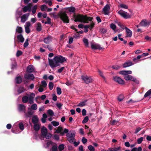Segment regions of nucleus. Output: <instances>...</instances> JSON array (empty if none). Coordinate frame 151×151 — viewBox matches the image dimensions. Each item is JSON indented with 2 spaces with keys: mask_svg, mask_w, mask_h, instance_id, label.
Instances as JSON below:
<instances>
[{
  "mask_svg": "<svg viewBox=\"0 0 151 151\" xmlns=\"http://www.w3.org/2000/svg\"><path fill=\"white\" fill-rule=\"evenodd\" d=\"M56 89L58 94L59 95L61 94L62 93L61 89L59 87H57Z\"/></svg>",
  "mask_w": 151,
  "mask_h": 151,
  "instance_id": "37998d69",
  "label": "nucleus"
},
{
  "mask_svg": "<svg viewBox=\"0 0 151 151\" xmlns=\"http://www.w3.org/2000/svg\"><path fill=\"white\" fill-rule=\"evenodd\" d=\"M15 80L16 83L18 84H20L22 82V79L20 76L17 77Z\"/></svg>",
  "mask_w": 151,
  "mask_h": 151,
  "instance_id": "5701e85b",
  "label": "nucleus"
},
{
  "mask_svg": "<svg viewBox=\"0 0 151 151\" xmlns=\"http://www.w3.org/2000/svg\"><path fill=\"white\" fill-rule=\"evenodd\" d=\"M29 14V13H28L23 15L21 17V22L23 23H24L27 19Z\"/></svg>",
  "mask_w": 151,
  "mask_h": 151,
  "instance_id": "f8f14e48",
  "label": "nucleus"
},
{
  "mask_svg": "<svg viewBox=\"0 0 151 151\" xmlns=\"http://www.w3.org/2000/svg\"><path fill=\"white\" fill-rule=\"evenodd\" d=\"M120 6L121 8H124L126 9H128V6H127L123 4H120Z\"/></svg>",
  "mask_w": 151,
  "mask_h": 151,
  "instance_id": "e2e57ef3",
  "label": "nucleus"
},
{
  "mask_svg": "<svg viewBox=\"0 0 151 151\" xmlns=\"http://www.w3.org/2000/svg\"><path fill=\"white\" fill-rule=\"evenodd\" d=\"M48 61L49 65L52 68H53L60 65V64H59L55 57L53 59H48Z\"/></svg>",
  "mask_w": 151,
  "mask_h": 151,
  "instance_id": "39448f33",
  "label": "nucleus"
},
{
  "mask_svg": "<svg viewBox=\"0 0 151 151\" xmlns=\"http://www.w3.org/2000/svg\"><path fill=\"white\" fill-rule=\"evenodd\" d=\"M41 135L44 136V137L47 139H50L52 136L51 134L47 133V129L45 127L41 128Z\"/></svg>",
  "mask_w": 151,
  "mask_h": 151,
  "instance_id": "20e7f679",
  "label": "nucleus"
},
{
  "mask_svg": "<svg viewBox=\"0 0 151 151\" xmlns=\"http://www.w3.org/2000/svg\"><path fill=\"white\" fill-rule=\"evenodd\" d=\"M51 151H58L57 147L56 145H53L51 149Z\"/></svg>",
  "mask_w": 151,
  "mask_h": 151,
  "instance_id": "ea45409f",
  "label": "nucleus"
},
{
  "mask_svg": "<svg viewBox=\"0 0 151 151\" xmlns=\"http://www.w3.org/2000/svg\"><path fill=\"white\" fill-rule=\"evenodd\" d=\"M88 120V116H86L84 118V119L83 120L82 123L83 124L87 122Z\"/></svg>",
  "mask_w": 151,
  "mask_h": 151,
  "instance_id": "49530a36",
  "label": "nucleus"
},
{
  "mask_svg": "<svg viewBox=\"0 0 151 151\" xmlns=\"http://www.w3.org/2000/svg\"><path fill=\"white\" fill-rule=\"evenodd\" d=\"M26 91V89L23 86H21L19 87L17 89V91L18 94H19L25 92Z\"/></svg>",
  "mask_w": 151,
  "mask_h": 151,
  "instance_id": "6ab92c4d",
  "label": "nucleus"
},
{
  "mask_svg": "<svg viewBox=\"0 0 151 151\" xmlns=\"http://www.w3.org/2000/svg\"><path fill=\"white\" fill-rule=\"evenodd\" d=\"M17 38L21 42H23L24 41V39L21 34L18 35L17 36Z\"/></svg>",
  "mask_w": 151,
  "mask_h": 151,
  "instance_id": "4be33fe9",
  "label": "nucleus"
},
{
  "mask_svg": "<svg viewBox=\"0 0 151 151\" xmlns=\"http://www.w3.org/2000/svg\"><path fill=\"white\" fill-rule=\"evenodd\" d=\"M34 114V111H32V110L30 111L25 114V116L27 118L30 117Z\"/></svg>",
  "mask_w": 151,
  "mask_h": 151,
  "instance_id": "b1692460",
  "label": "nucleus"
},
{
  "mask_svg": "<svg viewBox=\"0 0 151 151\" xmlns=\"http://www.w3.org/2000/svg\"><path fill=\"white\" fill-rule=\"evenodd\" d=\"M75 134L73 132H69L66 134V136L68 138H75Z\"/></svg>",
  "mask_w": 151,
  "mask_h": 151,
  "instance_id": "cd10ccee",
  "label": "nucleus"
},
{
  "mask_svg": "<svg viewBox=\"0 0 151 151\" xmlns=\"http://www.w3.org/2000/svg\"><path fill=\"white\" fill-rule=\"evenodd\" d=\"M110 9V7L108 4H106L104 7L103 9V11L105 15H108L109 13L108 12Z\"/></svg>",
  "mask_w": 151,
  "mask_h": 151,
  "instance_id": "9d476101",
  "label": "nucleus"
},
{
  "mask_svg": "<svg viewBox=\"0 0 151 151\" xmlns=\"http://www.w3.org/2000/svg\"><path fill=\"white\" fill-rule=\"evenodd\" d=\"M88 148L90 151H95V149L94 147L91 145H89Z\"/></svg>",
  "mask_w": 151,
  "mask_h": 151,
  "instance_id": "3c124183",
  "label": "nucleus"
},
{
  "mask_svg": "<svg viewBox=\"0 0 151 151\" xmlns=\"http://www.w3.org/2000/svg\"><path fill=\"white\" fill-rule=\"evenodd\" d=\"M58 16L59 17L60 19L64 23L69 22V19L67 14L65 12L60 11L58 14Z\"/></svg>",
  "mask_w": 151,
  "mask_h": 151,
  "instance_id": "7ed1b4c3",
  "label": "nucleus"
},
{
  "mask_svg": "<svg viewBox=\"0 0 151 151\" xmlns=\"http://www.w3.org/2000/svg\"><path fill=\"white\" fill-rule=\"evenodd\" d=\"M101 32L103 34H104L106 33L107 32V29L105 28H102L100 29Z\"/></svg>",
  "mask_w": 151,
  "mask_h": 151,
  "instance_id": "338daca9",
  "label": "nucleus"
},
{
  "mask_svg": "<svg viewBox=\"0 0 151 151\" xmlns=\"http://www.w3.org/2000/svg\"><path fill=\"white\" fill-rule=\"evenodd\" d=\"M51 124L55 127H56L59 125V123L56 121H53L51 122Z\"/></svg>",
  "mask_w": 151,
  "mask_h": 151,
  "instance_id": "a18cd8bd",
  "label": "nucleus"
},
{
  "mask_svg": "<svg viewBox=\"0 0 151 151\" xmlns=\"http://www.w3.org/2000/svg\"><path fill=\"white\" fill-rule=\"evenodd\" d=\"M37 9V5H35L32 10V12L33 14H34L36 13Z\"/></svg>",
  "mask_w": 151,
  "mask_h": 151,
  "instance_id": "09e8293b",
  "label": "nucleus"
},
{
  "mask_svg": "<svg viewBox=\"0 0 151 151\" xmlns=\"http://www.w3.org/2000/svg\"><path fill=\"white\" fill-rule=\"evenodd\" d=\"M113 79L114 81L117 82L119 84L123 85L125 83V82L124 81L119 77H114L113 78Z\"/></svg>",
  "mask_w": 151,
  "mask_h": 151,
  "instance_id": "1a4fd4ad",
  "label": "nucleus"
},
{
  "mask_svg": "<svg viewBox=\"0 0 151 151\" xmlns=\"http://www.w3.org/2000/svg\"><path fill=\"white\" fill-rule=\"evenodd\" d=\"M54 86V84L53 83L51 82H49V85H48V86L49 89L50 90H52Z\"/></svg>",
  "mask_w": 151,
  "mask_h": 151,
  "instance_id": "58836bf2",
  "label": "nucleus"
},
{
  "mask_svg": "<svg viewBox=\"0 0 151 151\" xmlns=\"http://www.w3.org/2000/svg\"><path fill=\"white\" fill-rule=\"evenodd\" d=\"M94 23L92 21L90 25H84V28L85 29H88L89 28V29H91L94 27Z\"/></svg>",
  "mask_w": 151,
  "mask_h": 151,
  "instance_id": "aec40b11",
  "label": "nucleus"
},
{
  "mask_svg": "<svg viewBox=\"0 0 151 151\" xmlns=\"http://www.w3.org/2000/svg\"><path fill=\"white\" fill-rule=\"evenodd\" d=\"M19 128L21 130H23L24 128V125L22 122L20 123L19 124Z\"/></svg>",
  "mask_w": 151,
  "mask_h": 151,
  "instance_id": "de8ad7c7",
  "label": "nucleus"
},
{
  "mask_svg": "<svg viewBox=\"0 0 151 151\" xmlns=\"http://www.w3.org/2000/svg\"><path fill=\"white\" fill-rule=\"evenodd\" d=\"M54 57L59 64H60V63H64L66 61V59L65 58L61 55H59Z\"/></svg>",
  "mask_w": 151,
  "mask_h": 151,
  "instance_id": "0eeeda50",
  "label": "nucleus"
},
{
  "mask_svg": "<svg viewBox=\"0 0 151 151\" xmlns=\"http://www.w3.org/2000/svg\"><path fill=\"white\" fill-rule=\"evenodd\" d=\"M91 48L93 50H101L103 49V48L101 47L100 45L98 44H94L92 43L91 45Z\"/></svg>",
  "mask_w": 151,
  "mask_h": 151,
  "instance_id": "ddd939ff",
  "label": "nucleus"
},
{
  "mask_svg": "<svg viewBox=\"0 0 151 151\" xmlns=\"http://www.w3.org/2000/svg\"><path fill=\"white\" fill-rule=\"evenodd\" d=\"M65 10H67L70 12H74L76 10V8L73 6L65 7L63 9Z\"/></svg>",
  "mask_w": 151,
  "mask_h": 151,
  "instance_id": "f3484780",
  "label": "nucleus"
},
{
  "mask_svg": "<svg viewBox=\"0 0 151 151\" xmlns=\"http://www.w3.org/2000/svg\"><path fill=\"white\" fill-rule=\"evenodd\" d=\"M38 118L36 115H35L33 117L32 121L33 124H37L38 122Z\"/></svg>",
  "mask_w": 151,
  "mask_h": 151,
  "instance_id": "393cba45",
  "label": "nucleus"
},
{
  "mask_svg": "<svg viewBox=\"0 0 151 151\" xmlns=\"http://www.w3.org/2000/svg\"><path fill=\"white\" fill-rule=\"evenodd\" d=\"M151 94V89L149 90L145 94L144 97H146L149 96Z\"/></svg>",
  "mask_w": 151,
  "mask_h": 151,
  "instance_id": "79ce46f5",
  "label": "nucleus"
},
{
  "mask_svg": "<svg viewBox=\"0 0 151 151\" xmlns=\"http://www.w3.org/2000/svg\"><path fill=\"white\" fill-rule=\"evenodd\" d=\"M47 9V6L45 5V4H43L41 6V10L42 11H45V9Z\"/></svg>",
  "mask_w": 151,
  "mask_h": 151,
  "instance_id": "052dcab7",
  "label": "nucleus"
},
{
  "mask_svg": "<svg viewBox=\"0 0 151 151\" xmlns=\"http://www.w3.org/2000/svg\"><path fill=\"white\" fill-rule=\"evenodd\" d=\"M45 3L46 4H48L49 6H51L52 4V2L51 0L45 1Z\"/></svg>",
  "mask_w": 151,
  "mask_h": 151,
  "instance_id": "0e129e2a",
  "label": "nucleus"
},
{
  "mask_svg": "<svg viewBox=\"0 0 151 151\" xmlns=\"http://www.w3.org/2000/svg\"><path fill=\"white\" fill-rule=\"evenodd\" d=\"M42 29V28L41 24L40 22L37 23L36 27L37 30L38 32H40L41 31Z\"/></svg>",
  "mask_w": 151,
  "mask_h": 151,
  "instance_id": "c756f323",
  "label": "nucleus"
},
{
  "mask_svg": "<svg viewBox=\"0 0 151 151\" xmlns=\"http://www.w3.org/2000/svg\"><path fill=\"white\" fill-rule=\"evenodd\" d=\"M117 25L122 29H124V26L120 22H117Z\"/></svg>",
  "mask_w": 151,
  "mask_h": 151,
  "instance_id": "864d4df0",
  "label": "nucleus"
},
{
  "mask_svg": "<svg viewBox=\"0 0 151 151\" xmlns=\"http://www.w3.org/2000/svg\"><path fill=\"white\" fill-rule=\"evenodd\" d=\"M41 83L42 86L43 87H45L47 86V83L45 81H42L41 82Z\"/></svg>",
  "mask_w": 151,
  "mask_h": 151,
  "instance_id": "4d7b16f0",
  "label": "nucleus"
},
{
  "mask_svg": "<svg viewBox=\"0 0 151 151\" xmlns=\"http://www.w3.org/2000/svg\"><path fill=\"white\" fill-rule=\"evenodd\" d=\"M18 108L19 111H22L25 109L26 106L23 104H19V105Z\"/></svg>",
  "mask_w": 151,
  "mask_h": 151,
  "instance_id": "c85d7f7f",
  "label": "nucleus"
},
{
  "mask_svg": "<svg viewBox=\"0 0 151 151\" xmlns=\"http://www.w3.org/2000/svg\"><path fill=\"white\" fill-rule=\"evenodd\" d=\"M125 29H126V32L127 35V37H131L132 35V31L126 27H125Z\"/></svg>",
  "mask_w": 151,
  "mask_h": 151,
  "instance_id": "412c9836",
  "label": "nucleus"
},
{
  "mask_svg": "<svg viewBox=\"0 0 151 151\" xmlns=\"http://www.w3.org/2000/svg\"><path fill=\"white\" fill-rule=\"evenodd\" d=\"M87 100H86L84 101L80 102L79 104L77 105V106L83 107L85 106L86 104V103Z\"/></svg>",
  "mask_w": 151,
  "mask_h": 151,
  "instance_id": "473e14b6",
  "label": "nucleus"
},
{
  "mask_svg": "<svg viewBox=\"0 0 151 151\" xmlns=\"http://www.w3.org/2000/svg\"><path fill=\"white\" fill-rule=\"evenodd\" d=\"M110 27L114 30H115L116 28V25L114 24H111L110 25Z\"/></svg>",
  "mask_w": 151,
  "mask_h": 151,
  "instance_id": "13d9d810",
  "label": "nucleus"
},
{
  "mask_svg": "<svg viewBox=\"0 0 151 151\" xmlns=\"http://www.w3.org/2000/svg\"><path fill=\"white\" fill-rule=\"evenodd\" d=\"M25 31L26 33L29 34L30 32V30L29 28L25 27Z\"/></svg>",
  "mask_w": 151,
  "mask_h": 151,
  "instance_id": "774afa93",
  "label": "nucleus"
},
{
  "mask_svg": "<svg viewBox=\"0 0 151 151\" xmlns=\"http://www.w3.org/2000/svg\"><path fill=\"white\" fill-rule=\"evenodd\" d=\"M47 48H48V50L50 51H52L53 49H52V47H51V45H48L47 46Z\"/></svg>",
  "mask_w": 151,
  "mask_h": 151,
  "instance_id": "69168bd1",
  "label": "nucleus"
},
{
  "mask_svg": "<svg viewBox=\"0 0 151 151\" xmlns=\"http://www.w3.org/2000/svg\"><path fill=\"white\" fill-rule=\"evenodd\" d=\"M73 18L75 19V22H81L84 23H88V21H91L93 19L92 17H88L86 15L84 16L80 14H74Z\"/></svg>",
  "mask_w": 151,
  "mask_h": 151,
  "instance_id": "f257e3e1",
  "label": "nucleus"
},
{
  "mask_svg": "<svg viewBox=\"0 0 151 151\" xmlns=\"http://www.w3.org/2000/svg\"><path fill=\"white\" fill-rule=\"evenodd\" d=\"M64 148V145L62 144L60 145L58 147V149L60 151H61Z\"/></svg>",
  "mask_w": 151,
  "mask_h": 151,
  "instance_id": "a19ab883",
  "label": "nucleus"
},
{
  "mask_svg": "<svg viewBox=\"0 0 151 151\" xmlns=\"http://www.w3.org/2000/svg\"><path fill=\"white\" fill-rule=\"evenodd\" d=\"M22 54V52L19 50H18L16 53V55L17 57L19 56Z\"/></svg>",
  "mask_w": 151,
  "mask_h": 151,
  "instance_id": "8fccbe9b",
  "label": "nucleus"
},
{
  "mask_svg": "<svg viewBox=\"0 0 151 151\" xmlns=\"http://www.w3.org/2000/svg\"><path fill=\"white\" fill-rule=\"evenodd\" d=\"M124 98V96L122 95H119L118 97V100L119 101H121L123 100Z\"/></svg>",
  "mask_w": 151,
  "mask_h": 151,
  "instance_id": "c03bdc74",
  "label": "nucleus"
},
{
  "mask_svg": "<svg viewBox=\"0 0 151 151\" xmlns=\"http://www.w3.org/2000/svg\"><path fill=\"white\" fill-rule=\"evenodd\" d=\"M31 108L32 109L36 110L37 109V105L36 104H32L31 106Z\"/></svg>",
  "mask_w": 151,
  "mask_h": 151,
  "instance_id": "603ef678",
  "label": "nucleus"
},
{
  "mask_svg": "<svg viewBox=\"0 0 151 151\" xmlns=\"http://www.w3.org/2000/svg\"><path fill=\"white\" fill-rule=\"evenodd\" d=\"M34 128L36 132L37 131L40 129V125L38 124H35L34 126Z\"/></svg>",
  "mask_w": 151,
  "mask_h": 151,
  "instance_id": "72a5a7b5",
  "label": "nucleus"
},
{
  "mask_svg": "<svg viewBox=\"0 0 151 151\" xmlns=\"http://www.w3.org/2000/svg\"><path fill=\"white\" fill-rule=\"evenodd\" d=\"M118 13L120 15L121 17L125 19L130 18L131 16L127 12L123 11L121 9L118 12Z\"/></svg>",
  "mask_w": 151,
  "mask_h": 151,
  "instance_id": "423d86ee",
  "label": "nucleus"
},
{
  "mask_svg": "<svg viewBox=\"0 0 151 151\" xmlns=\"http://www.w3.org/2000/svg\"><path fill=\"white\" fill-rule=\"evenodd\" d=\"M134 64L131 61L128 60L127 62L124 63L123 64V67L124 68H126Z\"/></svg>",
  "mask_w": 151,
  "mask_h": 151,
  "instance_id": "2eb2a0df",
  "label": "nucleus"
},
{
  "mask_svg": "<svg viewBox=\"0 0 151 151\" xmlns=\"http://www.w3.org/2000/svg\"><path fill=\"white\" fill-rule=\"evenodd\" d=\"M22 10L23 12L25 13L27 11L30 12L31 10L29 8L28 6H25L22 9Z\"/></svg>",
  "mask_w": 151,
  "mask_h": 151,
  "instance_id": "bb28decb",
  "label": "nucleus"
},
{
  "mask_svg": "<svg viewBox=\"0 0 151 151\" xmlns=\"http://www.w3.org/2000/svg\"><path fill=\"white\" fill-rule=\"evenodd\" d=\"M24 77L27 80L31 79L33 80L35 78L34 76L32 74H25L24 75Z\"/></svg>",
  "mask_w": 151,
  "mask_h": 151,
  "instance_id": "9b49d317",
  "label": "nucleus"
},
{
  "mask_svg": "<svg viewBox=\"0 0 151 151\" xmlns=\"http://www.w3.org/2000/svg\"><path fill=\"white\" fill-rule=\"evenodd\" d=\"M16 32L19 34L22 33L23 32L22 28L21 27L18 26L16 29Z\"/></svg>",
  "mask_w": 151,
  "mask_h": 151,
  "instance_id": "2f4dec72",
  "label": "nucleus"
},
{
  "mask_svg": "<svg viewBox=\"0 0 151 151\" xmlns=\"http://www.w3.org/2000/svg\"><path fill=\"white\" fill-rule=\"evenodd\" d=\"M52 37L49 35L47 37L44 39V42L46 44H48L52 41Z\"/></svg>",
  "mask_w": 151,
  "mask_h": 151,
  "instance_id": "dca6fc26",
  "label": "nucleus"
},
{
  "mask_svg": "<svg viewBox=\"0 0 151 151\" xmlns=\"http://www.w3.org/2000/svg\"><path fill=\"white\" fill-rule=\"evenodd\" d=\"M81 78L84 81V82L86 84L91 83L92 81V79L91 78L86 75L82 76Z\"/></svg>",
  "mask_w": 151,
  "mask_h": 151,
  "instance_id": "6e6552de",
  "label": "nucleus"
},
{
  "mask_svg": "<svg viewBox=\"0 0 151 151\" xmlns=\"http://www.w3.org/2000/svg\"><path fill=\"white\" fill-rule=\"evenodd\" d=\"M35 96V94L33 93H32L29 97L26 96H23L22 98V101L24 103H26L29 100V104H32L34 103L33 100Z\"/></svg>",
  "mask_w": 151,
  "mask_h": 151,
  "instance_id": "f03ea898",
  "label": "nucleus"
},
{
  "mask_svg": "<svg viewBox=\"0 0 151 151\" xmlns=\"http://www.w3.org/2000/svg\"><path fill=\"white\" fill-rule=\"evenodd\" d=\"M75 138H68L67 140H68L70 143H72L74 140H75Z\"/></svg>",
  "mask_w": 151,
  "mask_h": 151,
  "instance_id": "5fc2aeb1",
  "label": "nucleus"
},
{
  "mask_svg": "<svg viewBox=\"0 0 151 151\" xmlns=\"http://www.w3.org/2000/svg\"><path fill=\"white\" fill-rule=\"evenodd\" d=\"M83 41L85 44V46L86 47H88L89 45L88 40L86 38H84L83 39Z\"/></svg>",
  "mask_w": 151,
  "mask_h": 151,
  "instance_id": "f704fd0d",
  "label": "nucleus"
},
{
  "mask_svg": "<svg viewBox=\"0 0 151 151\" xmlns=\"http://www.w3.org/2000/svg\"><path fill=\"white\" fill-rule=\"evenodd\" d=\"M29 40L28 39L26 40L24 44V47H27L29 45Z\"/></svg>",
  "mask_w": 151,
  "mask_h": 151,
  "instance_id": "6e6d98bb",
  "label": "nucleus"
},
{
  "mask_svg": "<svg viewBox=\"0 0 151 151\" xmlns=\"http://www.w3.org/2000/svg\"><path fill=\"white\" fill-rule=\"evenodd\" d=\"M47 113L51 117H52L54 116V112L51 109H50L47 110Z\"/></svg>",
  "mask_w": 151,
  "mask_h": 151,
  "instance_id": "c9c22d12",
  "label": "nucleus"
},
{
  "mask_svg": "<svg viewBox=\"0 0 151 151\" xmlns=\"http://www.w3.org/2000/svg\"><path fill=\"white\" fill-rule=\"evenodd\" d=\"M34 70V67L33 65H29L27 67V72L29 73L32 72Z\"/></svg>",
  "mask_w": 151,
  "mask_h": 151,
  "instance_id": "a211bd4d",
  "label": "nucleus"
},
{
  "mask_svg": "<svg viewBox=\"0 0 151 151\" xmlns=\"http://www.w3.org/2000/svg\"><path fill=\"white\" fill-rule=\"evenodd\" d=\"M63 128L60 126H59L58 127V129L56 130V132L57 133H60V134L61 132H62L61 131L63 130Z\"/></svg>",
  "mask_w": 151,
  "mask_h": 151,
  "instance_id": "e433bc0d",
  "label": "nucleus"
},
{
  "mask_svg": "<svg viewBox=\"0 0 151 151\" xmlns=\"http://www.w3.org/2000/svg\"><path fill=\"white\" fill-rule=\"evenodd\" d=\"M121 149V147H115L114 148H109L108 151H117Z\"/></svg>",
  "mask_w": 151,
  "mask_h": 151,
  "instance_id": "7c9ffc66",
  "label": "nucleus"
},
{
  "mask_svg": "<svg viewBox=\"0 0 151 151\" xmlns=\"http://www.w3.org/2000/svg\"><path fill=\"white\" fill-rule=\"evenodd\" d=\"M69 130L68 129L65 128L63 132H60V134L62 136H63L65 133L68 134V133Z\"/></svg>",
  "mask_w": 151,
  "mask_h": 151,
  "instance_id": "4c0bfd02",
  "label": "nucleus"
},
{
  "mask_svg": "<svg viewBox=\"0 0 151 151\" xmlns=\"http://www.w3.org/2000/svg\"><path fill=\"white\" fill-rule=\"evenodd\" d=\"M143 138L142 137L138 138L137 140L138 143L139 144L141 143L143 141Z\"/></svg>",
  "mask_w": 151,
  "mask_h": 151,
  "instance_id": "680f3d73",
  "label": "nucleus"
},
{
  "mask_svg": "<svg viewBox=\"0 0 151 151\" xmlns=\"http://www.w3.org/2000/svg\"><path fill=\"white\" fill-rule=\"evenodd\" d=\"M149 24V22L146 20H142L139 23L141 26L143 27L148 26Z\"/></svg>",
  "mask_w": 151,
  "mask_h": 151,
  "instance_id": "4468645a",
  "label": "nucleus"
},
{
  "mask_svg": "<svg viewBox=\"0 0 151 151\" xmlns=\"http://www.w3.org/2000/svg\"><path fill=\"white\" fill-rule=\"evenodd\" d=\"M133 77L131 75H126L124 76V79L127 81H132Z\"/></svg>",
  "mask_w": 151,
  "mask_h": 151,
  "instance_id": "a878e982",
  "label": "nucleus"
},
{
  "mask_svg": "<svg viewBox=\"0 0 151 151\" xmlns=\"http://www.w3.org/2000/svg\"><path fill=\"white\" fill-rule=\"evenodd\" d=\"M132 81L134 82L137 84H138L139 83V81L134 77Z\"/></svg>",
  "mask_w": 151,
  "mask_h": 151,
  "instance_id": "bf43d9fd",
  "label": "nucleus"
}]
</instances>
